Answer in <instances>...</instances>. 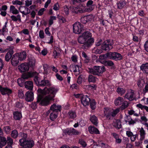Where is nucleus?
Returning a JSON list of instances; mask_svg holds the SVG:
<instances>
[{
    "label": "nucleus",
    "mask_w": 148,
    "mask_h": 148,
    "mask_svg": "<svg viewBox=\"0 0 148 148\" xmlns=\"http://www.w3.org/2000/svg\"><path fill=\"white\" fill-rule=\"evenodd\" d=\"M58 90L56 88L51 87L48 89L45 88L42 90L39 89L38 91L40 93L38 95L37 102L39 104L46 106L50 104V101L54 100L55 95Z\"/></svg>",
    "instance_id": "obj_1"
},
{
    "label": "nucleus",
    "mask_w": 148,
    "mask_h": 148,
    "mask_svg": "<svg viewBox=\"0 0 148 148\" xmlns=\"http://www.w3.org/2000/svg\"><path fill=\"white\" fill-rule=\"evenodd\" d=\"M92 34L89 31L85 32L78 38V42L83 44L82 47L86 49L91 46L94 42V40L91 38Z\"/></svg>",
    "instance_id": "obj_2"
},
{
    "label": "nucleus",
    "mask_w": 148,
    "mask_h": 148,
    "mask_svg": "<svg viewBox=\"0 0 148 148\" xmlns=\"http://www.w3.org/2000/svg\"><path fill=\"white\" fill-rule=\"evenodd\" d=\"M27 136V134L23 133H21L19 136L21 138L19 140L20 145L22 146L21 148H31L34 145V142L33 140H26Z\"/></svg>",
    "instance_id": "obj_3"
},
{
    "label": "nucleus",
    "mask_w": 148,
    "mask_h": 148,
    "mask_svg": "<svg viewBox=\"0 0 148 148\" xmlns=\"http://www.w3.org/2000/svg\"><path fill=\"white\" fill-rule=\"evenodd\" d=\"M89 72L95 75H99L100 73H102L105 71V67L99 66H95L92 68H89Z\"/></svg>",
    "instance_id": "obj_4"
},
{
    "label": "nucleus",
    "mask_w": 148,
    "mask_h": 148,
    "mask_svg": "<svg viewBox=\"0 0 148 148\" xmlns=\"http://www.w3.org/2000/svg\"><path fill=\"white\" fill-rule=\"evenodd\" d=\"M73 32L76 34H79L84 30L83 25L80 23L77 22L73 25Z\"/></svg>",
    "instance_id": "obj_5"
},
{
    "label": "nucleus",
    "mask_w": 148,
    "mask_h": 148,
    "mask_svg": "<svg viewBox=\"0 0 148 148\" xmlns=\"http://www.w3.org/2000/svg\"><path fill=\"white\" fill-rule=\"evenodd\" d=\"M109 55V59L112 60H115L116 61L122 59L123 57L121 55L117 52H109L108 54Z\"/></svg>",
    "instance_id": "obj_6"
},
{
    "label": "nucleus",
    "mask_w": 148,
    "mask_h": 148,
    "mask_svg": "<svg viewBox=\"0 0 148 148\" xmlns=\"http://www.w3.org/2000/svg\"><path fill=\"white\" fill-rule=\"evenodd\" d=\"M112 47L111 42L109 40L105 41L101 46L102 49L105 51H109Z\"/></svg>",
    "instance_id": "obj_7"
},
{
    "label": "nucleus",
    "mask_w": 148,
    "mask_h": 148,
    "mask_svg": "<svg viewBox=\"0 0 148 148\" xmlns=\"http://www.w3.org/2000/svg\"><path fill=\"white\" fill-rule=\"evenodd\" d=\"M78 8L79 13L90 12L93 10V8L92 7L88 8L82 4L79 5L78 6Z\"/></svg>",
    "instance_id": "obj_8"
},
{
    "label": "nucleus",
    "mask_w": 148,
    "mask_h": 148,
    "mask_svg": "<svg viewBox=\"0 0 148 148\" xmlns=\"http://www.w3.org/2000/svg\"><path fill=\"white\" fill-rule=\"evenodd\" d=\"M18 67L19 70L21 73L27 71L29 69V64L27 63H22Z\"/></svg>",
    "instance_id": "obj_9"
},
{
    "label": "nucleus",
    "mask_w": 148,
    "mask_h": 148,
    "mask_svg": "<svg viewBox=\"0 0 148 148\" xmlns=\"http://www.w3.org/2000/svg\"><path fill=\"white\" fill-rule=\"evenodd\" d=\"M126 135L128 137L130 138L131 141L132 142L134 141L136 138L138 136V135L137 134H133L130 129L129 130L126 131Z\"/></svg>",
    "instance_id": "obj_10"
},
{
    "label": "nucleus",
    "mask_w": 148,
    "mask_h": 148,
    "mask_svg": "<svg viewBox=\"0 0 148 148\" xmlns=\"http://www.w3.org/2000/svg\"><path fill=\"white\" fill-rule=\"evenodd\" d=\"M64 132L65 134L69 135L72 134L75 135H78L80 134V132L77 131L73 128L65 129L64 130Z\"/></svg>",
    "instance_id": "obj_11"
},
{
    "label": "nucleus",
    "mask_w": 148,
    "mask_h": 148,
    "mask_svg": "<svg viewBox=\"0 0 148 148\" xmlns=\"http://www.w3.org/2000/svg\"><path fill=\"white\" fill-rule=\"evenodd\" d=\"M134 93L133 91L130 90L127 93L125 96V98H126L130 101L133 100L135 98Z\"/></svg>",
    "instance_id": "obj_12"
},
{
    "label": "nucleus",
    "mask_w": 148,
    "mask_h": 148,
    "mask_svg": "<svg viewBox=\"0 0 148 148\" xmlns=\"http://www.w3.org/2000/svg\"><path fill=\"white\" fill-rule=\"evenodd\" d=\"M90 101V99L89 98L87 95H83L81 98V102L82 103L84 106L88 105Z\"/></svg>",
    "instance_id": "obj_13"
},
{
    "label": "nucleus",
    "mask_w": 148,
    "mask_h": 148,
    "mask_svg": "<svg viewBox=\"0 0 148 148\" xmlns=\"http://www.w3.org/2000/svg\"><path fill=\"white\" fill-rule=\"evenodd\" d=\"M19 11L23 14V16L24 17V15H27L29 13L30 10L27 8L21 6L19 8Z\"/></svg>",
    "instance_id": "obj_14"
},
{
    "label": "nucleus",
    "mask_w": 148,
    "mask_h": 148,
    "mask_svg": "<svg viewBox=\"0 0 148 148\" xmlns=\"http://www.w3.org/2000/svg\"><path fill=\"white\" fill-rule=\"evenodd\" d=\"M25 99L27 101H31L34 99V94L33 92L30 91H27L25 95Z\"/></svg>",
    "instance_id": "obj_15"
},
{
    "label": "nucleus",
    "mask_w": 148,
    "mask_h": 148,
    "mask_svg": "<svg viewBox=\"0 0 148 148\" xmlns=\"http://www.w3.org/2000/svg\"><path fill=\"white\" fill-rule=\"evenodd\" d=\"M61 109V105H57L55 103L52 105L50 108V110H52L53 112H57L60 111Z\"/></svg>",
    "instance_id": "obj_16"
},
{
    "label": "nucleus",
    "mask_w": 148,
    "mask_h": 148,
    "mask_svg": "<svg viewBox=\"0 0 148 148\" xmlns=\"http://www.w3.org/2000/svg\"><path fill=\"white\" fill-rule=\"evenodd\" d=\"M18 58L16 53L13 56L11 59V62L13 66H16L19 63V60Z\"/></svg>",
    "instance_id": "obj_17"
},
{
    "label": "nucleus",
    "mask_w": 148,
    "mask_h": 148,
    "mask_svg": "<svg viewBox=\"0 0 148 148\" xmlns=\"http://www.w3.org/2000/svg\"><path fill=\"white\" fill-rule=\"evenodd\" d=\"M103 112L104 116L110 119L111 117V109L108 108H104Z\"/></svg>",
    "instance_id": "obj_18"
},
{
    "label": "nucleus",
    "mask_w": 148,
    "mask_h": 148,
    "mask_svg": "<svg viewBox=\"0 0 148 148\" xmlns=\"http://www.w3.org/2000/svg\"><path fill=\"white\" fill-rule=\"evenodd\" d=\"M125 121L126 123H128L129 125H133L136 123L137 121V120L136 119L133 120L132 119L130 116H127L125 118Z\"/></svg>",
    "instance_id": "obj_19"
},
{
    "label": "nucleus",
    "mask_w": 148,
    "mask_h": 148,
    "mask_svg": "<svg viewBox=\"0 0 148 148\" xmlns=\"http://www.w3.org/2000/svg\"><path fill=\"white\" fill-rule=\"evenodd\" d=\"M17 56H18V60L20 61H23L25 60L27 54L25 51L20 53H16Z\"/></svg>",
    "instance_id": "obj_20"
},
{
    "label": "nucleus",
    "mask_w": 148,
    "mask_h": 148,
    "mask_svg": "<svg viewBox=\"0 0 148 148\" xmlns=\"http://www.w3.org/2000/svg\"><path fill=\"white\" fill-rule=\"evenodd\" d=\"M89 132L91 134H99L100 132L99 130L94 127L90 126L88 128Z\"/></svg>",
    "instance_id": "obj_21"
},
{
    "label": "nucleus",
    "mask_w": 148,
    "mask_h": 148,
    "mask_svg": "<svg viewBox=\"0 0 148 148\" xmlns=\"http://www.w3.org/2000/svg\"><path fill=\"white\" fill-rule=\"evenodd\" d=\"M12 90L7 88H3L1 86V92L3 95L7 94L8 95L12 93Z\"/></svg>",
    "instance_id": "obj_22"
},
{
    "label": "nucleus",
    "mask_w": 148,
    "mask_h": 148,
    "mask_svg": "<svg viewBox=\"0 0 148 148\" xmlns=\"http://www.w3.org/2000/svg\"><path fill=\"white\" fill-rule=\"evenodd\" d=\"M140 69L143 73L148 74V63L143 64L140 66Z\"/></svg>",
    "instance_id": "obj_23"
},
{
    "label": "nucleus",
    "mask_w": 148,
    "mask_h": 148,
    "mask_svg": "<svg viewBox=\"0 0 148 148\" xmlns=\"http://www.w3.org/2000/svg\"><path fill=\"white\" fill-rule=\"evenodd\" d=\"M14 51L12 49L10 50L7 53L5 57V60L6 61L8 62L9 61Z\"/></svg>",
    "instance_id": "obj_24"
},
{
    "label": "nucleus",
    "mask_w": 148,
    "mask_h": 148,
    "mask_svg": "<svg viewBox=\"0 0 148 148\" xmlns=\"http://www.w3.org/2000/svg\"><path fill=\"white\" fill-rule=\"evenodd\" d=\"M25 87L27 89L32 90L33 88V83L31 81H27L25 83Z\"/></svg>",
    "instance_id": "obj_25"
},
{
    "label": "nucleus",
    "mask_w": 148,
    "mask_h": 148,
    "mask_svg": "<svg viewBox=\"0 0 148 148\" xmlns=\"http://www.w3.org/2000/svg\"><path fill=\"white\" fill-rule=\"evenodd\" d=\"M124 100L123 98L119 97L116 99L114 101V103L116 106H119L121 105L124 102Z\"/></svg>",
    "instance_id": "obj_26"
},
{
    "label": "nucleus",
    "mask_w": 148,
    "mask_h": 148,
    "mask_svg": "<svg viewBox=\"0 0 148 148\" xmlns=\"http://www.w3.org/2000/svg\"><path fill=\"white\" fill-rule=\"evenodd\" d=\"M90 120L95 125L97 126L98 123V119L96 116L94 115H91Z\"/></svg>",
    "instance_id": "obj_27"
},
{
    "label": "nucleus",
    "mask_w": 148,
    "mask_h": 148,
    "mask_svg": "<svg viewBox=\"0 0 148 148\" xmlns=\"http://www.w3.org/2000/svg\"><path fill=\"white\" fill-rule=\"evenodd\" d=\"M139 132L140 136V141H142L145 139L146 133L143 127H141L140 129Z\"/></svg>",
    "instance_id": "obj_28"
},
{
    "label": "nucleus",
    "mask_w": 148,
    "mask_h": 148,
    "mask_svg": "<svg viewBox=\"0 0 148 148\" xmlns=\"http://www.w3.org/2000/svg\"><path fill=\"white\" fill-rule=\"evenodd\" d=\"M14 118L16 120H19L22 118L21 114L18 112H14Z\"/></svg>",
    "instance_id": "obj_29"
},
{
    "label": "nucleus",
    "mask_w": 148,
    "mask_h": 148,
    "mask_svg": "<svg viewBox=\"0 0 148 148\" xmlns=\"http://www.w3.org/2000/svg\"><path fill=\"white\" fill-rule=\"evenodd\" d=\"M6 141L8 143V145L6 146L9 148H12V145L13 143L12 139L10 137H8Z\"/></svg>",
    "instance_id": "obj_30"
},
{
    "label": "nucleus",
    "mask_w": 148,
    "mask_h": 148,
    "mask_svg": "<svg viewBox=\"0 0 148 148\" xmlns=\"http://www.w3.org/2000/svg\"><path fill=\"white\" fill-rule=\"evenodd\" d=\"M113 125L115 127L118 129L121 128V125L120 121L119 120H117L114 122Z\"/></svg>",
    "instance_id": "obj_31"
},
{
    "label": "nucleus",
    "mask_w": 148,
    "mask_h": 148,
    "mask_svg": "<svg viewBox=\"0 0 148 148\" xmlns=\"http://www.w3.org/2000/svg\"><path fill=\"white\" fill-rule=\"evenodd\" d=\"M116 5L118 8L122 9L126 5V3L124 1H120L116 3Z\"/></svg>",
    "instance_id": "obj_32"
},
{
    "label": "nucleus",
    "mask_w": 148,
    "mask_h": 148,
    "mask_svg": "<svg viewBox=\"0 0 148 148\" xmlns=\"http://www.w3.org/2000/svg\"><path fill=\"white\" fill-rule=\"evenodd\" d=\"M32 76L33 74L32 73L30 72H28L23 74L22 76V77L23 79H27L29 78Z\"/></svg>",
    "instance_id": "obj_33"
},
{
    "label": "nucleus",
    "mask_w": 148,
    "mask_h": 148,
    "mask_svg": "<svg viewBox=\"0 0 148 148\" xmlns=\"http://www.w3.org/2000/svg\"><path fill=\"white\" fill-rule=\"evenodd\" d=\"M58 117V114L55 112H51L50 115V119L52 121L54 120Z\"/></svg>",
    "instance_id": "obj_34"
},
{
    "label": "nucleus",
    "mask_w": 148,
    "mask_h": 148,
    "mask_svg": "<svg viewBox=\"0 0 148 148\" xmlns=\"http://www.w3.org/2000/svg\"><path fill=\"white\" fill-rule=\"evenodd\" d=\"M10 12L13 14H16L18 13V10L13 5H11L10 8Z\"/></svg>",
    "instance_id": "obj_35"
},
{
    "label": "nucleus",
    "mask_w": 148,
    "mask_h": 148,
    "mask_svg": "<svg viewBox=\"0 0 148 148\" xmlns=\"http://www.w3.org/2000/svg\"><path fill=\"white\" fill-rule=\"evenodd\" d=\"M120 109L119 108L114 110L111 109V117H114L116 114L119 112Z\"/></svg>",
    "instance_id": "obj_36"
},
{
    "label": "nucleus",
    "mask_w": 148,
    "mask_h": 148,
    "mask_svg": "<svg viewBox=\"0 0 148 148\" xmlns=\"http://www.w3.org/2000/svg\"><path fill=\"white\" fill-rule=\"evenodd\" d=\"M73 71L75 73V75H77L80 73L79 66L77 65H75L73 66Z\"/></svg>",
    "instance_id": "obj_37"
},
{
    "label": "nucleus",
    "mask_w": 148,
    "mask_h": 148,
    "mask_svg": "<svg viewBox=\"0 0 148 148\" xmlns=\"http://www.w3.org/2000/svg\"><path fill=\"white\" fill-rule=\"evenodd\" d=\"M49 84V81L46 80H43L40 82L38 85L41 86H48Z\"/></svg>",
    "instance_id": "obj_38"
},
{
    "label": "nucleus",
    "mask_w": 148,
    "mask_h": 148,
    "mask_svg": "<svg viewBox=\"0 0 148 148\" xmlns=\"http://www.w3.org/2000/svg\"><path fill=\"white\" fill-rule=\"evenodd\" d=\"M126 91L123 88L118 87L117 88L116 92L119 94L121 95H123Z\"/></svg>",
    "instance_id": "obj_39"
},
{
    "label": "nucleus",
    "mask_w": 148,
    "mask_h": 148,
    "mask_svg": "<svg viewBox=\"0 0 148 148\" xmlns=\"http://www.w3.org/2000/svg\"><path fill=\"white\" fill-rule=\"evenodd\" d=\"M12 20L14 21H16L18 20L20 22L21 21V15L18 14L16 16L12 15L11 17Z\"/></svg>",
    "instance_id": "obj_40"
},
{
    "label": "nucleus",
    "mask_w": 148,
    "mask_h": 148,
    "mask_svg": "<svg viewBox=\"0 0 148 148\" xmlns=\"http://www.w3.org/2000/svg\"><path fill=\"white\" fill-rule=\"evenodd\" d=\"M68 115L69 117L71 119H73L76 116V114L75 112L73 111H70L68 113Z\"/></svg>",
    "instance_id": "obj_41"
},
{
    "label": "nucleus",
    "mask_w": 148,
    "mask_h": 148,
    "mask_svg": "<svg viewBox=\"0 0 148 148\" xmlns=\"http://www.w3.org/2000/svg\"><path fill=\"white\" fill-rule=\"evenodd\" d=\"M108 53H109V52L105 54H103L100 56L99 59L100 60H106L108 58L109 59V55L108 54Z\"/></svg>",
    "instance_id": "obj_42"
},
{
    "label": "nucleus",
    "mask_w": 148,
    "mask_h": 148,
    "mask_svg": "<svg viewBox=\"0 0 148 148\" xmlns=\"http://www.w3.org/2000/svg\"><path fill=\"white\" fill-rule=\"evenodd\" d=\"M7 143L6 139L4 137L1 136V147L5 145Z\"/></svg>",
    "instance_id": "obj_43"
},
{
    "label": "nucleus",
    "mask_w": 148,
    "mask_h": 148,
    "mask_svg": "<svg viewBox=\"0 0 148 148\" xmlns=\"http://www.w3.org/2000/svg\"><path fill=\"white\" fill-rule=\"evenodd\" d=\"M90 105L92 110H94L96 108V103L94 100H92L90 101Z\"/></svg>",
    "instance_id": "obj_44"
},
{
    "label": "nucleus",
    "mask_w": 148,
    "mask_h": 148,
    "mask_svg": "<svg viewBox=\"0 0 148 148\" xmlns=\"http://www.w3.org/2000/svg\"><path fill=\"white\" fill-rule=\"evenodd\" d=\"M96 77L92 75H89L88 76V79L89 82H95L96 81Z\"/></svg>",
    "instance_id": "obj_45"
},
{
    "label": "nucleus",
    "mask_w": 148,
    "mask_h": 148,
    "mask_svg": "<svg viewBox=\"0 0 148 148\" xmlns=\"http://www.w3.org/2000/svg\"><path fill=\"white\" fill-rule=\"evenodd\" d=\"M11 135L14 138H16L18 135V133L17 130H13L11 133Z\"/></svg>",
    "instance_id": "obj_46"
},
{
    "label": "nucleus",
    "mask_w": 148,
    "mask_h": 148,
    "mask_svg": "<svg viewBox=\"0 0 148 148\" xmlns=\"http://www.w3.org/2000/svg\"><path fill=\"white\" fill-rule=\"evenodd\" d=\"M12 3L13 5H21L23 4V1H21L18 0H13L12 1Z\"/></svg>",
    "instance_id": "obj_47"
},
{
    "label": "nucleus",
    "mask_w": 148,
    "mask_h": 148,
    "mask_svg": "<svg viewBox=\"0 0 148 148\" xmlns=\"http://www.w3.org/2000/svg\"><path fill=\"white\" fill-rule=\"evenodd\" d=\"M35 60L34 58L29 59V64L30 66H33L35 65Z\"/></svg>",
    "instance_id": "obj_48"
},
{
    "label": "nucleus",
    "mask_w": 148,
    "mask_h": 148,
    "mask_svg": "<svg viewBox=\"0 0 148 148\" xmlns=\"http://www.w3.org/2000/svg\"><path fill=\"white\" fill-rule=\"evenodd\" d=\"M71 10L73 13H79L78 6L77 7H71Z\"/></svg>",
    "instance_id": "obj_49"
},
{
    "label": "nucleus",
    "mask_w": 148,
    "mask_h": 148,
    "mask_svg": "<svg viewBox=\"0 0 148 148\" xmlns=\"http://www.w3.org/2000/svg\"><path fill=\"white\" fill-rule=\"evenodd\" d=\"M24 82V81L22 78H18L17 80L18 84L21 87H22L23 86Z\"/></svg>",
    "instance_id": "obj_50"
},
{
    "label": "nucleus",
    "mask_w": 148,
    "mask_h": 148,
    "mask_svg": "<svg viewBox=\"0 0 148 148\" xmlns=\"http://www.w3.org/2000/svg\"><path fill=\"white\" fill-rule=\"evenodd\" d=\"M105 64L109 66H112L114 65V64L112 61L111 60H105L104 61Z\"/></svg>",
    "instance_id": "obj_51"
},
{
    "label": "nucleus",
    "mask_w": 148,
    "mask_h": 148,
    "mask_svg": "<svg viewBox=\"0 0 148 148\" xmlns=\"http://www.w3.org/2000/svg\"><path fill=\"white\" fill-rule=\"evenodd\" d=\"M56 16H51L50 17V19L49 21V24L50 26L53 23V21L56 20Z\"/></svg>",
    "instance_id": "obj_52"
},
{
    "label": "nucleus",
    "mask_w": 148,
    "mask_h": 148,
    "mask_svg": "<svg viewBox=\"0 0 148 148\" xmlns=\"http://www.w3.org/2000/svg\"><path fill=\"white\" fill-rule=\"evenodd\" d=\"M3 129L4 131L7 134H8L10 133L11 130V128L10 126H5L4 127Z\"/></svg>",
    "instance_id": "obj_53"
},
{
    "label": "nucleus",
    "mask_w": 148,
    "mask_h": 148,
    "mask_svg": "<svg viewBox=\"0 0 148 148\" xmlns=\"http://www.w3.org/2000/svg\"><path fill=\"white\" fill-rule=\"evenodd\" d=\"M63 11L65 13V15H68L69 13V7L67 5H65L64 6Z\"/></svg>",
    "instance_id": "obj_54"
},
{
    "label": "nucleus",
    "mask_w": 148,
    "mask_h": 148,
    "mask_svg": "<svg viewBox=\"0 0 148 148\" xmlns=\"http://www.w3.org/2000/svg\"><path fill=\"white\" fill-rule=\"evenodd\" d=\"M88 22L92 21H93L94 16L92 14H90L86 16Z\"/></svg>",
    "instance_id": "obj_55"
},
{
    "label": "nucleus",
    "mask_w": 148,
    "mask_h": 148,
    "mask_svg": "<svg viewBox=\"0 0 148 148\" xmlns=\"http://www.w3.org/2000/svg\"><path fill=\"white\" fill-rule=\"evenodd\" d=\"M23 2H25V5L27 6H28L31 5L32 3V1L31 0H22Z\"/></svg>",
    "instance_id": "obj_56"
},
{
    "label": "nucleus",
    "mask_w": 148,
    "mask_h": 148,
    "mask_svg": "<svg viewBox=\"0 0 148 148\" xmlns=\"http://www.w3.org/2000/svg\"><path fill=\"white\" fill-rule=\"evenodd\" d=\"M143 81L142 79H140L137 82V85L140 88H142L143 86Z\"/></svg>",
    "instance_id": "obj_57"
},
{
    "label": "nucleus",
    "mask_w": 148,
    "mask_h": 148,
    "mask_svg": "<svg viewBox=\"0 0 148 148\" xmlns=\"http://www.w3.org/2000/svg\"><path fill=\"white\" fill-rule=\"evenodd\" d=\"M79 143L84 147H85L87 145L86 142L83 139L79 140Z\"/></svg>",
    "instance_id": "obj_58"
},
{
    "label": "nucleus",
    "mask_w": 148,
    "mask_h": 148,
    "mask_svg": "<svg viewBox=\"0 0 148 148\" xmlns=\"http://www.w3.org/2000/svg\"><path fill=\"white\" fill-rule=\"evenodd\" d=\"M102 49H97L93 50V52L96 54H100L102 52Z\"/></svg>",
    "instance_id": "obj_59"
},
{
    "label": "nucleus",
    "mask_w": 148,
    "mask_h": 148,
    "mask_svg": "<svg viewBox=\"0 0 148 148\" xmlns=\"http://www.w3.org/2000/svg\"><path fill=\"white\" fill-rule=\"evenodd\" d=\"M81 22L85 24L88 22L86 16L82 17L81 18Z\"/></svg>",
    "instance_id": "obj_60"
},
{
    "label": "nucleus",
    "mask_w": 148,
    "mask_h": 148,
    "mask_svg": "<svg viewBox=\"0 0 148 148\" xmlns=\"http://www.w3.org/2000/svg\"><path fill=\"white\" fill-rule=\"evenodd\" d=\"M18 96L21 98H23L24 96V94L22 90H19L18 92Z\"/></svg>",
    "instance_id": "obj_61"
},
{
    "label": "nucleus",
    "mask_w": 148,
    "mask_h": 148,
    "mask_svg": "<svg viewBox=\"0 0 148 148\" xmlns=\"http://www.w3.org/2000/svg\"><path fill=\"white\" fill-rule=\"evenodd\" d=\"M59 5L58 3H55L53 6V9L57 11L59 10Z\"/></svg>",
    "instance_id": "obj_62"
},
{
    "label": "nucleus",
    "mask_w": 148,
    "mask_h": 148,
    "mask_svg": "<svg viewBox=\"0 0 148 148\" xmlns=\"http://www.w3.org/2000/svg\"><path fill=\"white\" fill-rule=\"evenodd\" d=\"M16 106L17 108H21L23 107V104L22 102H17L16 103Z\"/></svg>",
    "instance_id": "obj_63"
},
{
    "label": "nucleus",
    "mask_w": 148,
    "mask_h": 148,
    "mask_svg": "<svg viewBox=\"0 0 148 148\" xmlns=\"http://www.w3.org/2000/svg\"><path fill=\"white\" fill-rule=\"evenodd\" d=\"M34 80L36 84L38 85L40 81V78L37 76H35L34 77Z\"/></svg>",
    "instance_id": "obj_64"
}]
</instances>
